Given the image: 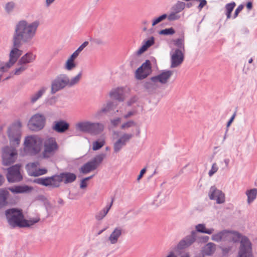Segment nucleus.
<instances>
[{"label": "nucleus", "instance_id": "24", "mask_svg": "<svg viewBox=\"0 0 257 257\" xmlns=\"http://www.w3.org/2000/svg\"><path fill=\"white\" fill-rule=\"evenodd\" d=\"M111 98L118 101H123L124 99L122 88H117L112 89L109 93Z\"/></svg>", "mask_w": 257, "mask_h": 257}, {"label": "nucleus", "instance_id": "17", "mask_svg": "<svg viewBox=\"0 0 257 257\" xmlns=\"http://www.w3.org/2000/svg\"><path fill=\"white\" fill-rule=\"evenodd\" d=\"M209 197L210 199L216 200L218 204H222L225 201L224 194L215 186H212L210 188Z\"/></svg>", "mask_w": 257, "mask_h": 257}, {"label": "nucleus", "instance_id": "51", "mask_svg": "<svg viewBox=\"0 0 257 257\" xmlns=\"http://www.w3.org/2000/svg\"><path fill=\"white\" fill-rule=\"evenodd\" d=\"M120 121L121 118L119 117H116L115 118L111 119L110 121L111 124L114 127L118 125L120 123Z\"/></svg>", "mask_w": 257, "mask_h": 257}, {"label": "nucleus", "instance_id": "30", "mask_svg": "<svg viewBox=\"0 0 257 257\" xmlns=\"http://www.w3.org/2000/svg\"><path fill=\"white\" fill-rule=\"evenodd\" d=\"M9 196V192L5 189L0 190V208L6 206L8 204L7 199Z\"/></svg>", "mask_w": 257, "mask_h": 257}, {"label": "nucleus", "instance_id": "10", "mask_svg": "<svg viewBox=\"0 0 257 257\" xmlns=\"http://www.w3.org/2000/svg\"><path fill=\"white\" fill-rule=\"evenodd\" d=\"M105 155L100 154L95 157L91 161L84 164L81 168V171L84 174H87L96 169L101 163Z\"/></svg>", "mask_w": 257, "mask_h": 257}, {"label": "nucleus", "instance_id": "35", "mask_svg": "<svg viewBox=\"0 0 257 257\" xmlns=\"http://www.w3.org/2000/svg\"><path fill=\"white\" fill-rule=\"evenodd\" d=\"M195 228L196 231L198 232L208 234H212L214 231V229L213 228H206L204 224H198L195 226Z\"/></svg>", "mask_w": 257, "mask_h": 257}, {"label": "nucleus", "instance_id": "1", "mask_svg": "<svg viewBox=\"0 0 257 257\" xmlns=\"http://www.w3.org/2000/svg\"><path fill=\"white\" fill-rule=\"evenodd\" d=\"M5 214L9 224L13 227L16 226L29 227L37 223L40 220L39 217L26 220L24 219L22 211L15 208L7 210Z\"/></svg>", "mask_w": 257, "mask_h": 257}, {"label": "nucleus", "instance_id": "16", "mask_svg": "<svg viewBox=\"0 0 257 257\" xmlns=\"http://www.w3.org/2000/svg\"><path fill=\"white\" fill-rule=\"evenodd\" d=\"M152 72L151 63L147 60L135 72L136 78L138 80H142L146 78Z\"/></svg>", "mask_w": 257, "mask_h": 257}, {"label": "nucleus", "instance_id": "9", "mask_svg": "<svg viewBox=\"0 0 257 257\" xmlns=\"http://www.w3.org/2000/svg\"><path fill=\"white\" fill-rule=\"evenodd\" d=\"M17 157V152L14 148L6 147L3 149L2 159L3 164L9 166L14 163Z\"/></svg>", "mask_w": 257, "mask_h": 257}, {"label": "nucleus", "instance_id": "64", "mask_svg": "<svg viewBox=\"0 0 257 257\" xmlns=\"http://www.w3.org/2000/svg\"><path fill=\"white\" fill-rule=\"evenodd\" d=\"M4 181V178L2 175H0V186L2 185Z\"/></svg>", "mask_w": 257, "mask_h": 257}, {"label": "nucleus", "instance_id": "62", "mask_svg": "<svg viewBox=\"0 0 257 257\" xmlns=\"http://www.w3.org/2000/svg\"><path fill=\"white\" fill-rule=\"evenodd\" d=\"M230 160L229 159H225L224 160V162L225 164V166L226 167H228L229 163Z\"/></svg>", "mask_w": 257, "mask_h": 257}, {"label": "nucleus", "instance_id": "59", "mask_svg": "<svg viewBox=\"0 0 257 257\" xmlns=\"http://www.w3.org/2000/svg\"><path fill=\"white\" fill-rule=\"evenodd\" d=\"M235 116V113H234L233 114V115L230 118V120L228 121L227 124V127H229L231 123L234 120Z\"/></svg>", "mask_w": 257, "mask_h": 257}, {"label": "nucleus", "instance_id": "40", "mask_svg": "<svg viewBox=\"0 0 257 257\" xmlns=\"http://www.w3.org/2000/svg\"><path fill=\"white\" fill-rule=\"evenodd\" d=\"M46 88H42L40 89L37 93L33 95L31 97V101L34 103L36 102L42 95L45 93Z\"/></svg>", "mask_w": 257, "mask_h": 257}, {"label": "nucleus", "instance_id": "18", "mask_svg": "<svg viewBox=\"0 0 257 257\" xmlns=\"http://www.w3.org/2000/svg\"><path fill=\"white\" fill-rule=\"evenodd\" d=\"M173 75V71L164 70L156 76L152 77L153 82H157L158 84H167Z\"/></svg>", "mask_w": 257, "mask_h": 257}, {"label": "nucleus", "instance_id": "13", "mask_svg": "<svg viewBox=\"0 0 257 257\" xmlns=\"http://www.w3.org/2000/svg\"><path fill=\"white\" fill-rule=\"evenodd\" d=\"M28 174L31 176H39L47 173V170L45 168H40L39 162H33L28 164L26 167Z\"/></svg>", "mask_w": 257, "mask_h": 257}, {"label": "nucleus", "instance_id": "25", "mask_svg": "<svg viewBox=\"0 0 257 257\" xmlns=\"http://www.w3.org/2000/svg\"><path fill=\"white\" fill-rule=\"evenodd\" d=\"M9 190L14 193H24L31 191L33 188L27 185L15 186L13 187H10Z\"/></svg>", "mask_w": 257, "mask_h": 257}, {"label": "nucleus", "instance_id": "37", "mask_svg": "<svg viewBox=\"0 0 257 257\" xmlns=\"http://www.w3.org/2000/svg\"><path fill=\"white\" fill-rule=\"evenodd\" d=\"M158 84L157 82H153L152 77L151 78L149 81H146L144 84V87L146 89H154L157 88Z\"/></svg>", "mask_w": 257, "mask_h": 257}, {"label": "nucleus", "instance_id": "39", "mask_svg": "<svg viewBox=\"0 0 257 257\" xmlns=\"http://www.w3.org/2000/svg\"><path fill=\"white\" fill-rule=\"evenodd\" d=\"M235 6V3L234 2H231L226 5L225 9L226 11V16L227 19L230 18L231 13L234 9Z\"/></svg>", "mask_w": 257, "mask_h": 257}, {"label": "nucleus", "instance_id": "20", "mask_svg": "<svg viewBox=\"0 0 257 257\" xmlns=\"http://www.w3.org/2000/svg\"><path fill=\"white\" fill-rule=\"evenodd\" d=\"M196 232L193 231L191 234L186 237L184 239L181 240L177 246L179 249H183L190 246L195 240Z\"/></svg>", "mask_w": 257, "mask_h": 257}, {"label": "nucleus", "instance_id": "6", "mask_svg": "<svg viewBox=\"0 0 257 257\" xmlns=\"http://www.w3.org/2000/svg\"><path fill=\"white\" fill-rule=\"evenodd\" d=\"M21 123L20 121H17L12 124L8 131L11 144L13 145H18L20 143L21 139Z\"/></svg>", "mask_w": 257, "mask_h": 257}, {"label": "nucleus", "instance_id": "31", "mask_svg": "<svg viewBox=\"0 0 257 257\" xmlns=\"http://www.w3.org/2000/svg\"><path fill=\"white\" fill-rule=\"evenodd\" d=\"M62 182L70 183L73 182L76 178V175L72 173H61L60 174Z\"/></svg>", "mask_w": 257, "mask_h": 257}, {"label": "nucleus", "instance_id": "32", "mask_svg": "<svg viewBox=\"0 0 257 257\" xmlns=\"http://www.w3.org/2000/svg\"><path fill=\"white\" fill-rule=\"evenodd\" d=\"M36 56L32 53H27L24 55L19 61V64L22 65L31 63L34 61Z\"/></svg>", "mask_w": 257, "mask_h": 257}, {"label": "nucleus", "instance_id": "42", "mask_svg": "<svg viewBox=\"0 0 257 257\" xmlns=\"http://www.w3.org/2000/svg\"><path fill=\"white\" fill-rule=\"evenodd\" d=\"M135 125L136 122L134 121L129 120L123 123L120 126V128L125 130L131 127L135 126Z\"/></svg>", "mask_w": 257, "mask_h": 257}, {"label": "nucleus", "instance_id": "27", "mask_svg": "<svg viewBox=\"0 0 257 257\" xmlns=\"http://www.w3.org/2000/svg\"><path fill=\"white\" fill-rule=\"evenodd\" d=\"M104 128V125L101 123L91 122L89 134L94 135L99 134L103 131Z\"/></svg>", "mask_w": 257, "mask_h": 257}, {"label": "nucleus", "instance_id": "26", "mask_svg": "<svg viewBox=\"0 0 257 257\" xmlns=\"http://www.w3.org/2000/svg\"><path fill=\"white\" fill-rule=\"evenodd\" d=\"M122 234V229L120 227H116L110 234L108 239L111 244L117 243L119 237Z\"/></svg>", "mask_w": 257, "mask_h": 257}, {"label": "nucleus", "instance_id": "29", "mask_svg": "<svg viewBox=\"0 0 257 257\" xmlns=\"http://www.w3.org/2000/svg\"><path fill=\"white\" fill-rule=\"evenodd\" d=\"M113 199L112 198L110 203L108 205H107L106 207L103 208L102 210L99 211L95 215V218L98 220H100L102 219L107 214L108 212L110 210L111 207L112 205L113 202Z\"/></svg>", "mask_w": 257, "mask_h": 257}, {"label": "nucleus", "instance_id": "12", "mask_svg": "<svg viewBox=\"0 0 257 257\" xmlns=\"http://www.w3.org/2000/svg\"><path fill=\"white\" fill-rule=\"evenodd\" d=\"M60 175H55L51 177L39 178L36 181L38 184L52 187H58L62 182Z\"/></svg>", "mask_w": 257, "mask_h": 257}, {"label": "nucleus", "instance_id": "48", "mask_svg": "<svg viewBox=\"0 0 257 257\" xmlns=\"http://www.w3.org/2000/svg\"><path fill=\"white\" fill-rule=\"evenodd\" d=\"M92 176L88 177H86V178L82 179L80 183V188L82 189L86 188L87 186V181L89 179L92 178Z\"/></svg>", "mask_w": 257, "mask_h": 257}, {"label": "nucleus", "instance_id": "22", "mask_svg": "<svg viewBox=\"0 0 257 257\" xmlns=\"http://www.w3.org/2000/svg\"><path fill=\"white\" fill-rule=\"evenodd\" d=\"M69 124L64 120L56 121L54 123L53 129L58 133H63L67 131Z\"/></svg>", "mask_w": 257, "mask_h": 257}, {"label": "nucleus", "instance_id": "36", "mask_svg": "<svg viewBox=\"0 0 257 257\" xmlns=\"http://www.w3.org/2000/svg\"><path fill=\"white\" fill-rule=\"evenodd\" d=\"M246 195L247 196V202L250 203L256 198L257 195V189L253 188L247 190L246 192Z\"/></svg>", "mask_w": 257, "mask_h": 257}, {"label": "nucleus", "instance_id": "38", "mask_svg": "<svg viewBox=\"0 0 257 257\" xmlns=\"http://www.w3.org/2000/svg\"><path fill=\"white\" fill-rule=\"evenodd\" d=\"M105 144L104 139H101L94 141L92 143V150L97 151L101 149Z\"/></svg>", "mask_w": 257, "mask_h": 257}, {"label": "nucleus", "instance_id": "7", "mask_svg": "<svg viewBox=\"0 0 257 257\" xmlns=\"http://www.w3.org/2000/svg\"><path fill=\"white\" fill-rule=\"evenodd\" d=\"M46 121V117L44 114L37 113L32 116L28 125L30 130L38 131L44 127Z\"/></svg>", "mask_w": 257, "mask_h": 257}, {"label": "nucleus", "instance_id": "56", "mask_svg": "<svg viewBox=\"0 0 257 257\" xmlns=\"http://www.w3.org/2000/svg\"><path fill=\"white\" fill-rule=\"evenodd\" d=\"M135 114V112L130 111L127 113L123 114V117L125 119L128 118Z\"/></svg>", "mask_w": 257, "mask_h": 257}, {"label": "nucleus", "instance_id": "15", "mask_svg": "<svg viewBox=\"0 0 257 257\" xmlns=\"http://www.w3.org/2000/svg\"><path fill=\"white\" fill-rule=\"evenodd\" d=\"M238 257H252L251 243L245 237L241 239Z\"/></svg>", "mask_w": 257, "mask_h": 257}, {"label": "nucleus", "instance_id": "45", "mask_svg": "<svg viewBox=\"0 0 257 257\" xmlns=\"http://www.w3.org/2000/svg\"><path fill=\"white\" fill-rule=\"evenodd\" d=\"M218 170V167L217 164L216 163H214L212 166L211 169L209 170L208 172V175L210 177H211L213 176V174H214L216 172H217Z\"/></svg>", "mask_w": 257, "mask_h": 257}, {"label": "nucleus", "instance_id": "58", "mask_svg": "<svg viewBox=\"0 0 257 257\" xmlns=\"http://www.w3.org/2000/svg\"><path fill=\"white\" fill-rule=\"evenodd\" d=\"M146 171V170L145 168L143 169L141 171L138 177V180H139L140 179H141V178L143 177L144 174L145 173Z\"/></svg>", "mask_w": 257, "mask_h": 257}, {"label": "nucleus", "instance_id": "23", "mask_svg": "<svg viewBox=\"0 0 257 257\" xmlns=\"http://www.w3.org/2000/svg\"><path fill=\"white\" fill-rule=\"evenodd\" d=\"M155 43V39L154 37H151L147 40L144 41L142 46L137 51V54L139 55L145 51H146L149 48L154 45Z\"/></svg>", "mask_w": 257, "mask_h": 257}, {"label": "nucleus", "instance_id": "54", "mask_svg": "<svg viewBox=\"0 0 257 257\" xmlns=\"http://www.w3.org/2000/svg\"><path fill=\"white\" fill-rule=\"evenodd\" d=\"M198 2H200L198 8L201 11L202 9L207 5V1L206 0H199Z\"/></svg>", "mask_w": 257, "mask_h": 257}, {"label": "nucleus", "instance_id": "28", "mask_svg": "<svg viewBox=\"0 0 257 257\" xmlns=\"http://www.w3.org/2000/svg\"><path fill=\"white\" fill-rule=\"evenodd\" d=\"M77 56L72 54L67 59L65 64V68L70 71L76 67V64L75 62V60L77 58Z\"/></svg>", "mask_w": 257, "mask_h": 257}, {"label": "nucleus", "instance_id": "41", "mask_svg": "<svg viewBox=\"0 0 257 257\" xmlns=\"http://www.w3.org/2000/svg\"><path fill=\"white\" fill-rule=\"evenodd\" d=\"M81 78V73H79L77 76L72 78L71 80L69 79V82L67 85L73 86L77 84Z\"/></svg>", "mask_w": 257, "mask_h": 257}, {"label": "nucleus", "instance_id": "57", "mask_svg": "<svg viewBox=\"0 0 257 257\" xmlns=\"http://www.w3.org/2000/svg\"><path fill=\"white\" fill-rule=\"evenodd\" d=\"M83 47L81 45L73 54L78 57L80 53L83 50Z\"/></svg>", "mask_w": 257, "mask_h": 257}, {"label": "nucleus", "instance_id": "5", "mask_svg": "<svg viewBox=\"0 0 257 257\" xmlns=\"http://www.w3.org/2000/svg\"><path fill=\"white\" fill-rule=\"evenodd\" d=\"M43 150L42 153L44 158L54 156L59 150V145L55 138L48 137L42 140Z\"/></svg>", "mask_w": 257, "mask_h": 257}, {"label": "nucleus", "instance_id": "8", "mask_svg": "<svg viewBox=\"0 0 257 257\" xmlns=\"http://www.w3.org/2000/svg\"><path fill=\"white\" fill-rule=\"evenodd\" d=\"M240 237V235L237 232L224 231L213 234L212 236V239L217 242L221 240H229L236 242L239 240Z\"/></svg>", "mask_w": 257, "mask_h": 257}, {"label": "nucleus", "instance_id": "46", "mask_svg": "<svg viewBox=\"0 0 257 257\" xmlns=\"http://www.w3.org/2000/svg\"><path fill=\"white\" fill-rule=\"evenodd\" d=\"M185 6V4L184 3L182 2H178L175 6V10H176L177 12H180L184 9Z\"/></svg>", "mask_w": 257, "mask_h": 257}, {"label": "nucleus", "instance_id": "19", "mask_svg": "<svg viewBox=\"0 0 257 257\" xmlns=\"http://www.w3.org/2000/svg\"><path fill=\"white\" fill-rule=\"evenodd\" d=\"M184 59V55L183 51L179 49H176L171 55V68H176L180 66Z\"/></svg>", "mask_w": 257, "mask_h": 257}, {"label": "nucleus", "instance_id": "43", "mask_svg": "<svg viewBox=\"0 0 257 257\" xmlns=\"http://www.w3.org/2000/svg\"><path fill=\"white\" fill-rule=\"evenodd\" d=\"M175 33V30L172 28H170L169 29H165L160 31L159 32V34L163 35H173Z\"/></svg>", "mask_w": 257, "mask_h": 257}, {"label": "nucleus", "instance_id": "50", "mask_svg": "<svg viewBox=\"0 0 257 257\" xmlns=\"http://www.w3.org/2000/svg\"><path fill=\"white\" fill-rule=\"evenodd\" d=\"M175 45L178 47L184 50V40L182 39H178L176 40Z\"/></svg>", "mask_w": 257, "mask_h": 257}, {"label": "nucleus", "instance_id": "61", "mask_svg": "<svg viewBox=\"0 0 257 257\" xmlns=\"http://www.w3.org/2000/svg\"><path fill=\"white\" fill-rule=\"evenodd\" d=\"M180 257H190V255L188 252H183L181 254Z\"/></svg>", "mask_w": 257, "mask_h": 257}, {"label": "nucleus", "instance_id": "49", "mask_svg": "<svg viewBox=\"0 0 257 257\" xmlns=\"http://www.w3.org/2000/svg\"><path fill=\"white\" fill-rule=\"evenodd\" d=\"M179 18L180 16L178 15L176 13H171L168 17V19L169 21L176 20L179 19Z\"/></svg>", "mask_w": 257, "mask_h": 257}, {"label": "nucleus", "instance_id": "11", "mask_svg": "<svg viewBox=\"0 0 257 257\" xmlns=\"http://www.w3.org/2000/svg\"><path fill=\"white\" fill-rule=\"evenodd\" d=\"M20 168L21 166L17 164L8 169L7 178L9 182H17L22 180Z\"/></svg>", "mask_w": 257, "mask_h": 257}, {"label": "nucleus", "instance_id": "60", "mask_svg": "<svg viewBox=\"0 0 257 257\" xmlns=\"http://www.w3.org/2000/svg\"><path fill=\"white\" fill-rule=\"evenodd\" d=\"M166 257H177V255L174 251H170Z\"/></svg>", "mask_w": 257, "mask_h": 257}, {"label": "nucleus", "instance_id": "52", "mask_svg": "<svg viewBox=\"0 0 257 257\" xmlns=\"http://www.w3.org/2000/svg\"><path fill=\"white\" fill-rule=\"evenodd\" d=\"M14 4L12 2L8 3L6 5V10L7 12H10L14 8Z\"/></svg>", "mask_w": 257, "mask_h": 257}, {"label": "nucleus", "instance_id": "47", "mask_svg": "<svg viewBox=\"0 0 257 257\" xmlns=\"http://www.w3.org/2000/svg\"><path fill=\"white\" fill-rule=\"evenodd\" d=\"M113 104L111 102H109L106 105L102 107L100 110V112H108L112 109Z\"/></svg>", "mask_w": 257, "mask_h": 257}, {"label": "nucleus", "instance_id": "34", "mask_svg": "<svg viewBox=\"0 0 257 257\" xmlns=\"http://www.w3.org/2000/svg\"><path fill=\"white\" fill-rule=\"evenodd\" d=\"M91 123L90 121L78 122L76 124V128L80 131L90 133Z\"/></svg>", "mask_w": 257, "mask_h": 257}, {"label": "nucleus", "instance_id": "4", "mask_svg": "<svg viewBox=\"0 0 257 257\" xmlns=\"http://www.w3.org/2000/svg\"><path fill=\"white\" fill-rule=\"evenodd\" d=\"M42 144L40 137L35 135L28 136L24 142L25 149L31 155H36L40 153Z\"/></svg>", "mask_w": 257, "mask_h": 257}, {"label": "nucleus", "instance_id": "3", "mask_svg": "<svg viewBox=\"0 0 257 257\" xmlns=\"http://www.w3.org/2000/svg\"><path fill=\"white\" fill-rule=\"evenodd\" d=\"M21 44V43L16 38H13V46L10 53L9 62L4 63L0 61V71L2 72L7 71L17 62L19 57L23 53V51L19 49Z\"/></svg>", "mask_w": 257, "mask_h": 257}, {"label": "nucleus", "instance_id": "55", "mask_svg": "<svg viewBox=\"0 0 257 257\" xmlns=\"http://www.w3.org/2000/svg\"><path fill=\"white\" fill-rule=\"evenodd\" d=\"M26 69V67H25L24 66H22L20 68L16 69L15 72V75H19L23 71H24Z\"/></svg>", "mask_w": 257, "mask_h": 257}, {"label": "nucleus", "instance_id": "33", "mask_svg": "<svg viewBox=\"0 0 257 257\" xmlns=\"http://www.w3.org/2000/svg\"><path fill=\"white\" fill-rule=\"evenodd\" d=\"M215 250V245L211 242L206 244L203 247L202 253L204 255H210L212 254Z\"/></svg>", "mask_w": 257, "mask_h": 257}, {"label": "nucleus", "instance_id": "44", "mask_svg": "<svg viewBox=\"0 0 257 257\" xmlns=\"http://www.w3.org/2000/svg\"><path fill=\"white\" fill-rule=\"evenodd\" d=\"M167 17V15L164 14V15L159 17L158 18L154 19V20L153 21L152 26H155L156 25L158 24L161 21L165 20Z\"/></svg>", "mask_w": 257, "mask_h": 257}, {"label": "nucleus", "instance_id": "21", "mask_svg": "<svg viewBox=\"0 0 257 257\" xmlns=\"http://www.w3.org/2000/svg\"><path fill=\"white\" fill-rule=\"evenodd\" d=\"M133 135L129 134H124L114 144V150L116 152H118L122 146L125 145L126 143L132 138Z\"/></svg>", "mask_w": 257, "mask_h": 257}, {"label": "nucleus", "instance_id": "53", "mask_svg": "<svg viewBox=\"0 0 257 257\" xmlns=\"http://www.w3.org/2000/svg\"><path fill=\"white\" fill-rule=\"evenodd\" d=\"M243 6L242 5H239L235 11L234 18H236L238 14L242 10Z\"/></svg>", "mask_w": 257, "mask_h": 257}, {"label": "nucleus", "instance_id": "63", "mask_svg": "<svg viewBox=\"0 0 257 257\" xmlns=\"http://www.w3.org/2000/svg\"><path fill=\"white\" fill-rule=\"evenodd\" d=\"M246 7L248 9L250 10L252 8V3L251 2L247 3Z\"/></svg>", "mask_w": 257, "mask_h": 257}, {"label": "nucleus", "instance_id": "14", "mask_svg": "<svg viewBox=\"0 0 257 257\" xmlns=\"http://www.w3.org/2000/svg\"><path fill=\"white\" fill-rule=\"evenodd\" d=\"M69 78L65 75L58 76L53 81L51 85V92L54 94L67 85Z\"/></svg>", "mask_w": 257, "mask_h": 257}, {"label": "nucleus", "instance_id": "2", "mask_svg": "<svg viewBox=\"0 0 257 257\" xmlns=\"http://www.w3.org/2000/svg\"><path fill=\"white\" fill-rule=\"evenodd\" d=\"M39 24L37 21L30 24L25 21L20 22L17 25L14 38L21 43L30 41L34 36Z\"/></svg>", "mask_w": 257, "mask_h": 257}]
</instances>
